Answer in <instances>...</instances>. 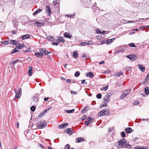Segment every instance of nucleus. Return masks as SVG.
Segmentation results:
<instances>
[{"mask_svg":"<svg viewBox=\"0 0 149 149\" xmlns=\"http://www.w3.org/2000/svg\"><path fill=\"white\" fill-rule=\"evenodd\" d=\"M65 132L69 134L70 135H72L74 132L73 130L72 129L70 128L67 129L65 131Z\"/></svg>","mask_w":149,"mask_h":149,"instance_id":"nucleus-7","label":"nucleus"},{"mask_svg":"<svg viewBox=\"0 0 149 149\" xmlns=\"http://www.w3.org/2000/svg\"><path fill=\"white\" fill-rule=\"evenodd\" d=\"M87 45L88 43H87V42H83L80 43V45L83 46H85Z\"/></svg>","mask_w":149,"mask_h":149,"instance_id":"nucleus-53","label":"nucleus"},{"mask_svg":"<svg viewBox=\"0 0 149 149\" xmlns=\"http://www.w3.org/2000/svg\"><path fill=\"white\" fill-rule=\"evenodd\" d=\"M135 149H144L142 147H140L139 146H136L134 147Z\"/></svg>","mask_w":149,"mask_h":149,"instance_id":"nucleus-54","label":"nucleus"},{"mask_svg":"<svg viewBox=\"0 0 149 149\" xmlns=\"http://www.w3.org/2000/svg\"><path fill=\"white\" fill-rule=\"evenodd\" d=\"M96 32L98 33H102V31H100L99 29H97L96 31Z\"/></svg>","mask_w":149,"mask_h":149,"instance_id":"nucleus-56","label":"nucleus"},{"mask_svg":"<svg viewBox=\"0 0 149 149\" xmlns=\"http://www.w3.org/2000/svg\"><path fill=\"white\" fill-rule=\"evenodd\" d=\"M35 54L38 57L41 58L43 56V54L40 52H36L35 53Z\"/></svg>","mask_w":149,"mask_h":149,"instance_id":"nucleus-8","label":"nucleus"},{"mask_svg":"<svg viewBox=\"0 0 149 149\" xmlns=\"http://www.w3.org/2000/svg\"><path fill=\"white\" fill-rule=\"evenodd\" d=\"M126 56L130 59L131 61H133L136 59V56L134 55L131 54L127 55Z\"/></svg>","mask_w":149,"mask_h":149,"instance_id":"nucleus-5","label":"nucleus"},{"mask_svg":"<svg viewBox=\"0 0 149 149\" xmlns=\"http://www.w3.org/2000/svg\"><path fill=\"white\" fill-rule=\"evenodd\" d=\"M38 27H40L44 26V24L42 22H36L35 24Z\"/></svg>","mask_w":149,"mask_h":149,"instance_id":"nucleus-15","label":"nucleus"},{"mask_svg":"<svg viewBox=\"0 0 149 149\" xmlns=\"http://www.w3.org/2000/svg\"><path fill=\"white\" fill-rule=\"evenodd\" d=\"M144 91L146 94L148 95L149 94V88L148 87H146L144 89Z\"/></svg>","mask_w":149,"mask_h":149,"instance_id":"nucleus-25","label":"nucleus"},{"mask_svg":"<svg viewBox=\"0 0 149 149\" xmlns=\"http://www.w3.org/2000/svg\"><path fill=\"white\" fill-rule=\"evenodd\" d=\"M130 89H128L124 91L123 92V94L121 95L120 97L121 99H123L127 95L129 94L131 92Z\"/></svg>","mask_w":149,"mask_h":149,"instance_id":"nucleus-3","label":"nucleus"},{"mask_svg":"<svg viewBox=\"0 0 149 149\" xmlns=\"http://www.w3.org/2000/svg\"><path fill=\"white\" fill-rule=\"evenodd\" d=\"M73 56L74 58H76L78 57V52L77 51H75L73 53Z\"/></svg>","mask_w":149,"mask_h":149,"instance_id":"nucleus-20","label":"nucleus"},{"mask_svg":"<svg viewBox=\"0 0 149 149\" xmlns=\"http://www.w3.org/2000/svg\"><path fill=\"white\" fill-rule=\"evenodd\" d=\"M10 43L12 45H15L17 43V42L15 40H11L10 41Z\"/></svg>","mask_w":149,"mask_h":149,"instance_id":"nucleus-33","label":"nucleus"},{"mask_svg":"<svg viewBox=\"0 0 149 149\" xmlns=\"http://www.w3.org/2000/svg\"><path fill=\"white\" fill-rule=\"evenodd\" d=\"M129 45L131 47H135V45L133 43H131L130 44H129Z\"/></svg>","mask_w":149,"mask_h":149,"instance_id":"nucleus-48","label":"nucleus"},{"mask_svg":"<svg viewBox=\"0 0 149 149\" xmlns=\"http://www.w3.org/2000/svg\"><path fill=\"white\" fill-rule=\"evenodd\" d=\"M139 102L138 101H135L134 102L133 104L134 105H138L139 104Z\"/></svg>","mask_w":149,"mask_h":149,"instance_id":"nucleus-43","label":"nucleus"},{"mask_svg":"<svg viewBox=\"0 0 149 149\" xmlns=\"http://www.w3.org/2000/svg\"><path fill=\"white\" fill-rule=\"evenodd\" d=\"M51 109V108H48L47 109H45V111L43 113H42L40 115V116H41L42 115H43V114L44 113H45V112H46V111L50 110V109Z\"/></svg>","mask_w":149,"mask_h":149,"instance_id":"nucleus-35","label":"nucleus"},{"mask_svg":"<svg viewBox=\"0 0 149 149\" xmlns=\"http://www.w3.org/2000/svg\"><path fill=\"white\" fill-rule=\"evenodd\" d=\"M87 120L89 121H91L92 120V118L91 117H88L87 119Z\"/></svg>","mask_w":149,"mask_h":149,"instance_id":"nucleus-60","label":"nucleus"},{"mask_svg":"<svg viewBox=\"0 0 149 149\" xmlns=\"http://www.w3.org/2000/svg\"><path fill=\"white\" fill-rule=\"evenodd\" d=\"M64 36L66 38H70L72 37V35L68 32H65L64 33Z\"/></svg>","mask_w":149,"mask_h":149,"instance_id":"nucleus-12","label":"nucleus"},{"mask_svg":"<svg viewBox=\"0 0 149 149\" xmlns=\"http://www.w3.org/2000/svg\"><path fill=\"white\" fill-rule=\"evenodd\" d=\"M41 123L38 122L37 124V126L39 129H42L45 128L47 125V124L45 122H42V124H41Z\"/></svg>","mask_w":149,"mask_h":149,"instance_id":"nucleus-4","label":"nucleus"},{"mask_svg":"<svg viewBox=\"0 0 149 149\" xmlns=\"http://www.w3.org/2000/svg\"><path fill=\"white\" fill-rule=\"evenodd\" d=\"M30 109L32 111H34L36 109V107L34 106H32L31 107Z\"/></svg>","mask_w":149,"mask_h":149,"instance_id":"nucleus-40","label":"nucleus"},{"mask_svg":"<svg viewBox=\"0 0 149 149\" xmlns=\"http://www.w3.org/2000/svg\"><path fill=\"white\" fill-rule=\"evenodd\" d=\"M104 100L107 102H108L109 100V97L107 95H105L104 97Z\"/></svg>","mask_w":149,"mask_h":149,"instance_id":"nucleus-22","label":"nucleus"},{"mask_svg":"<svg viewBox=\"0 0 149 149\" xmlns=\"http://www.w3.org/2000/svg\"><path fill=\"white\" fill-rule=\"evenodd\" d=\"M65 111L68 113H72L74 112V109H72V110H65Z\"/></svg>","mask_w":149,"mask_h":149,"instance_id":"nucleus-30","label":"nucleus"},{"mask_svg":"<svg viewBox=\"0 0 149 149\" xmlns=\"http://www.w3.org/2000/svg\"><path fill=\"white\" fill-rule=\"evenodd\" d=\"M125 132L127 133H130L132 131V129L130 127H127L125 129Z\"/></svg>","mask_w":149,"mask_h":149,"instance_id":"nucleus-19","label":"nucleus"},{"mask_svg":"<svg viewBox=\"0 0 149 149\" xmlns=\"http://www.w3.org/2000/svg\"><path fill=\"white\" fill-rule=\"evenodd\" d=\"M146 79L149 81V72L148 74Z\"/></svg>","mask_w":149,"mask_h":149,"instance_id":"nucleus-59","label":"nucleus"},{"mask_svg":"<svg viewBox=\"0 0 149 149\" xmlns=\"http://www.w3.org/2000/svg\"><path fill=\"white\" fill-rule=\"evenodd\" d=\"M10 43V42L9 41L6 40L4 41H2L1 42V43L3 44L4 45H7Z\"/></svg>","mask_w":149,"mask_h":149,"instance_id":"nucleus-32","label":"nucleus"},{"mask_svg":"<svg viewBox=\"0 0 149 149\" xmlns=\"http://www.w3.org/2000/svg\"><path fill=\"white\" fill-rule=\"evenodd\" d=\"M64 149H70V146L69 144H67L65 145Z\"/></svg>","mask_w":149,"mask_h":149,"instance_id":"nucleus-42","label":"nucleus"},{"mask_svg":"<svg viewBox=\"0 0 149 149\" xmlns=\"http://www.w3.org/2000/svg\"><path fill=\"white\" fill-rule=\"evenodd\" d=\"M113 92L111 91L109 93H107L106 95L109 96V97L113 93Z\"/></svg>","mask_w":149,"mask_h":149,"instance_id":"nucleus-45","label":"nucleus"},{"mask_svg":"<svg viewBox=\"0 0 149 149\" xmlns=\"http://www.w3.org/2000/svg\"><path fill=\"white\" fill-rule=\"evenodd\" d=\"M82 57L83 58H86L87 57L86 55L85 54H84L82 56Z\"/></svg>","mask_w":149,"mask_h":149,"instance_id":"nucleus-57","label":"nucleus"},{"mask_svg":"<svg viewBox=\"0 0 149 149\" xmlns=\"http://www.w3.org/2000/svg\"><path fill=\"white\" fill-rule=\"evenodd\" d=\"M89 123L87 121H85L84 122V124L86 125H88Z\"/></svg>","mask_w":149,"mask_h":149,"instance_id":"nucleus-64","label":"nucleus"},{"mask_svg":"<svg viewBox=\"0 0 149 149\" xmlns=\"http://www.w3.org/2000/svg\"><path fill=\"white\" fill-rule=\"evenodd\" d=\"M19 61V60L18 59H17V60L14 61H13L10 62V64L11 65L14 64L15 63L17 62L18 61Z\"/></svg>","mask_w":149,"mask_h":149,"instance_id":"nucleus-31","label":"nucleus"},{"mask_svg":"<svg viewBox=\"0 0 149 149\" xmlns=\"http://www.w3.org/2000/svg\"><path fill=\"white\" fill-rule=\"evenodd\" d=\"M121 134L122 135V136L123 137H124L125 136V133L124 132H121Z\"/></svg>","mask_w":149,"mask_h":149,"instance_id":"nucleus-52","label":"nucleus"},{"mask_svg":"<svg viewBox=\"0 0 149 149\" xmlns=\"http://www.w3.org/2000/svg\"><path fill=\"white\" fill-rule=\"evenodd\" d=\"M87 43H88V45H92L93 44V41L90 40L88 41Z\"/></svg>","mask_w":149,"mask_h":149,"instance_id":"nucleus-49","label":"nucleus"},{"mask_svg":"<svg viewBox=\"0 0 149 149\" xmlns=\"http://www.w3.org/2000/svg\"><path fill=\"white\" fill-rule=\"evenodd\" d=\"M109 31H103L102 32V33L103 34H106L107 33H108L110 32Z\"/></svg>","mask_w":149,"mask_h":149,"instance_id":"nucleus-39","label":"nucleus"},{"mask_svg":"<svg viewBox=\"0 0 149 149\" xmlns=\"http://www.w3.org/2000/svg\"><path fill=\"white\" fill-rule=\"evenodd\" d=\"M110 113L109 110L107 109L102 110L97 114L98 116H103L106 114H109Z\"/></svg>","mask_w":149,"mask_h":149,"instance_id":"nucleus-2","label":"nucleus"},{"mask_svg":"<svg viewBox=\"0 0 149 149\" xmlns=\"http://www.w3.org/2000/svg\"><path fill=\"white\" fill-rule=\"evenodd\" d=\"M42 10V9H41L40 8L38 9L36 11L33 13V15H35L41 12Z\"/></svg>","mask_w":149,"mask_h":149,"instance_id":"nucleus-21","label":"nucleus"},{"mask_svg":"<svg viewBox=\"0 0 149 149\" xmlns=\"http://www.w3.org/2000/svg\"><path fill=\"white\" fill-rule=\"evenodd\" d=\"M101 97H102V95L100 93L96 95V97L98 99H100L101 98Z\"/></svg>","mask_w":149,"mask_h":149,"instance_id":"nucleus-41","label":"nucleus"},{"mask_svg":"<svg viewBox=\"0 0 149 149\" xmlns=\"http://www.w3.org/2000/svg\"><path fill=\"white\" fill-rule=\"evenodd\" d=\"M123 74V72H117L115 73L113 75L116 77H119L122 74Z\"/></svg>","mask_w":149,"mask_h":149,"instance_id":"nucleus-17","label":"nucleus"},{"mask_svg":"<svg viewBox=\"0 0 149 149\" xmlns=\"http://www.w3.org/2000/svg\"><path fill=\"white\" fill-rule=\"evenodd\" d=\"M57 42H65V40L64 39L63 37H60L58 39Z\"/></svg>","mask_w":149,"mask_h":149,"instance_id":"nucleus-26","label":"nucleus"},{"mask_svg":"<svg viewBox=\"0 0 149 149\" xmlns=\"http://www.w3.org/2000/svg\"><path fill=\"white\" fill-rule=\"evenodd\" d=\"M75 15V14H74L73 15H71V14H69V15H65V16L67 17H72L73 16H74Z\"/></svg>","mask_w":149,"mask_h":149,"instance_id":"nucleus-50","label":"nucleus"},{"mask_svg":"<svg viewBox=\"0 0 149 149\" xmlns=\"http://www.w3.org/2000/svg\"><path fill=\"white\" fill-rule=\"evenodd\" d=\"M148 81L146 80V79L145 80H144L143 81H142L141 82L142 84H145L146 82H148Z\"/></svg>","mask_w":149,"mask_h":149,"instance_id":"nucleus-44","label":"nucleus"},{"mask_svg":"<svg viewBox=\"0 0 149 149\" xmlns=\"http://www.w3.org/2000/svg\"><path fill=\"white\" fill-rule=\"evenodd\" d=\"M14 90L15 91L16 94L15 98L18 99L19 98L22 94L21 93L18 92V91H16L15 89Z\"/></svg>","mask_w":149,"mask_h":149,"instance_id":"nucleus-9","label":"nucleus"},{"mask_svg":"<svg viewBox=\"0 0 149 149\" xmlns=\"http://www.w3.org/2000/svg\"><path fill=\"white\" fill-rule=\"evenodd\" d=\"M47 39L49 41L52 42L54 41L53 37L51 36H49L47 38Z\"/></svg>","mask_w":149,"mask_h":149,"instance_id":"nucleus-27","label":"nucleus"},{"mask_svg":"<svg viewBox=\"0 0 149 149\" xmlns=\"http://www.w3.org/2000/svg\"><path fill=\"white\" fill-rule=\"evenodd\" d=\"M86 75L87 77H89L91 78H93V74L92 72H89L86 73Z\"/></svg>","mask_w":149,"mask_h":149,"instance_id":"nucleus-11","label":"nucleus"},{"mask_svg":"<svg viewBox=\"0 0 149 149\" xmlns=\"http://www.w3.org/2000/svg\"><path fill=\"white\" fill-rule=\"evenodd\" d=\"M80 74L79 72L78 71L76 72L74 74V76L75 77H78L79 76Z\"/></svg>","mask_w":149,"mask_h":149,"instance_id":"nucleus-36","label":"nucleus"},{"mask_svg":"<svg viewBox=\"0 0 149 149\" xmlns=\"http://www.w3.org/2000/svg\"><path fill=\"white\" fill-rule=\"evenodd\" d=\"M58 3V0L54 1H53V4L54 5H57Z\"/></svg>","mask_w":149,"mask_h":149,"instance_id":"nucleus-46","label":"nucleus"},{"mask_svg":"<svg viewBox=\"0 0 149 149\" xmlns=\"http://www.w3.org/2000/svg\"><path fill=\"white\" fill-rule=\"evenodd\" d=\"M46 12L48 14V16H50L51 13V10L49 6H47L45 9Z\"/></svg>","mask_w":149,"mask_h":149,"instance_id":"nucleus-6","label":"nucleus"},{"mask_svg":"<svg viewBox=\"0 0 149 149\" xmlns=\"http://www.w3.org/2000/svg\"><path fill=\"white\" fill-rule=\"evenodd\" d=\"M135 22L133 20H131V21H129V20H127V23H134V22Z\"/></svg>","mask_w":149,"mask_h":149,"instance_id":"nucleus-58","label":"nucleus"},{"mask_svg":"<svg viewBox=\"0 0 149 149\" xmlns=\"http://www.w3.org/2000/svg\"><path fill=\"white\" fill-rule=\"evenodd\" d=\"M113 139L112 136H110L109 138L108 139V141L109 142H111L113 141Z\"/></svg>","mask_w":149,"mask_h":149,"instance_id":"nucleus-37","label":"nucleus"},{"mask_svg":"<svg viewBox=\"0 0 149 149\" xmlns=\"http://www.w3.org/2000/svg\"><path fill=\"white\" fill-rule=\"evenodd\" d=\"M30 36L29 34H26L24 35H23L22 36V40H25L28 38H29Z\"/></svg>","mask_w":149,"mask_h":149,"instance_id":"nucleus-18","label":"nucleus"},{"mask_svg":"<svg viewBox=\"0 0 149 149\" xmlns=\"http://www.w3.org/2000/svg\"><path fill=\"white\" fill-rule=\"evenodd\" d=\"M68 124L67 123H66L65 124H63L60 125L58 126V128L59 129L65 128L67 126H68Z\"/></svg>","mask_w":149,"mask_h":149,"instance_id":"nucleus-13","label":"nucleus"},{"mask_svg":"<svg viewBox=\"0 0 149 149\" xmlns=\"http://www.w3.org/2000/svg\"><path fill=\"white\" fill-rule=\"evenodd\" d=\"M124 49H120L119 50H118V51H117L116 52V53H119L120 52H124Z\"/></svg>","mask_w":149,"mask_h":149,"instance_id":"nucleus-47","label":"nucleus"},{"mask_svg":"<svg viewBox=\"0 0 149 149\" xmlns=\"http://www.w3.org/2000/svg\"><path fill=\"white\" fill-rule=\"evenodd\" d=\"M19 50V49H18L17 48H15L13 50V51L11 52V53L13 54L15 53L18 52Z\"/></svg>","mask_w":149,"mask_h":149,"instance_id":"nucleus-29","label":"nucleus"},{"mask_svg":"<svg viewBox=\"0 0 149 149\" xmlns=\"http://www.w3.org/2000/svg\"><path fill=\"white\" fill-rule=\"evenodd\" d=\"M118 144H117V146L118 148H130L132 146L129 144L126 141H125V139H123L118 141Z\"/></svg>","mask_w":149,"mask_h":149,"instance_id":"nucleus-1","label":"nucleus"},{"mask_svg":"<svg viewBox=\"0 0 149 149\" xmlns=\"http://www.w3.org/2000/svg\"><path fill=\"white\" fill-rule=\"evenodd\" d=\"M138 67L139 69L141 71L143 72H144L145 70L144 66H142L141 65L139 64L138 65Z\"/></svg>","mask_w":149,"mask_h":149,"instance_id":"nucleus-16","label":"nucleus"},{"mask_svg":"<svg viewBox=\"0 0 149 149\" xmlns=\"http://www.w3.org/2000/svg\"><path fill=\"white\" fill-rule=\"evenodd\" d=\"M81 84H83L85 85H86L87 84V82H86L85 80L83 79L81 81Z\"/></svg>","mask_w":149,"mask_h":149,"instance_id":"nucleus-51","label":"nucleus"},{"mask_svg":"<svg viewBox=\"0 0 149 149\" xmlns=\"http://www.w3.org/2000/svg\"><path fill=\"white\" fill-rule=\"evenodd\" d=\"M88 107H85L84 109H83L82 111L81 112L82 113H85L86 111L87 110Z\"/></svg>","mask_w":149,"mask_h":149,"instance_id":"nucleus-38","label":"nucleus"},{"mask_svg":"<svg viewBox=\"0 0 149 149\" xmlns=\"http://www.w3.org/2000/svg\"><path fill=\"white\" fill-rule=\"evenodd\" d=\"M84 139L82 138L79 137L77 139V142H81L84 141Z\"/></svg>","mask_w":149,"mask_h":149,"instance_id":"nucleus-23","label":"nucleus"},{"mask_svg":"<svg viewBox=\"0 0 149 149\" xmlns=\"http://www.w3.org/2000/svg\"><path fill=\"white\" fill-rule=\"evenodd\" d=\"M20 49H22L24 47V45L23 43L20 44Z\"/></svg>","mask_w":149,"mask_h":149,"instance_id":"nucleus-55","label":"nucleus"},{"mask_svg":"<svg viewBox=\"0 0 149 149\" xmlns=\"http://www.w3.org/2000/svg\"><path fill=\"white\" fill-rule=\"evenodd\" d=\"M32 67L31 66H29V70L28 72V74L29 76L31 77L32 75Z\"/></svg>","mask_w":149,"mask_h":149,"instance_id":"nucleus-10","label":"nucleus"},{"mask_svg":"<svg viewBox=\"0 0 149 149\" xmlns=\"http://www.w3.org/2000/svg\"><path fill=\"white\" fill-rule=\"evenodd\" d=\"M108 88V86H106L105 87L103 88V89L104 91H106Z\"/></svg>","mask_w":149,"mask_h":149,"instance_id":"nucleus-61","label":"nucleus"},{"mask_svg":"<svg viewBox=\"0 0 149 149\" xmlns=\"http://www.w3.org/2000/svg\"><path fill=\"white\" fill-rule=\"evenodd\" d=\"M115 40L114 38H113L111 39H109L106 40V44L107 45H110L111 42H113Z\"/></svg>","mask_w":149,"mask_h":149,"instance_id":"nucleus-14","label":"nucleus"},{"mask_svg":"<svg viewBox=\"0 0 149 149\" xmlns=\"http://www.w3.org/2000/svg\"><path fill=\"white\" fill-rule=\"evenodd\" d=\"M116 85L117 86L120 87L122 86V84L121 83H118Z\"/></svg>","mask_w":149,"mask_h":149,"instance_id":"nucleus-62","label":"nucleus"},{"mask_svg":"<svg viewBox=\"0 0 149 149\" xmlns=\"http://www.w3.org/2000/svg\"><path fill=\"white\" fill-rule=\"evenodd\" d=\"M12 22L15 27L18 24V22L17 19H14L13 21Z\"/></svg>","mask_w":149,"mask_h":149,"instance_id":"nucleus-28","label":"nucleus"},{"mask_svg":"<svg viewBox=\"0 0 149 149\" xmlns=\"http://www.w3.org/2000/svg\"><path fill=\"white\" fill-rule=\"evenodd\" d=\"M40 52L41 53H42L43 54V53H44V54L45 55L46 54V52H47V51L45 49H40Z\"/></svg>","mask_w":149,"mask_h":149,"instance_id":"nucleus-24","label":"nucleus"},{"mask_svg":"<svg viewBox=\"0 0 149 149\" xmlns=\"http://www.w3.org/2000/svg\"><path fill=\"white\" fill-rule=\"evenodd\" d=\"M33 100L34 101L36 102V103H37L38 102V98L36 96H34L33 97Z\"/></svg>","mask_w":149,"mask_h":149,"instance_id":"nucleus-34","label":"nucleus"},{"mask_svg":"<svg viewBox=\"0 0 149 149\" xmlns=\"http://www.w3.org/2000/svg\"><path fill=\"white\" fill-rule=\"evenodd\" d=\"M58 43H57V42H53L52 43V44L53 45H56V46H57L58 45Z\"/></svg>","mask_w":149,"mask_h":149,"instance_id":"nucleus-63","label":"nucleus"}]
</instances>
